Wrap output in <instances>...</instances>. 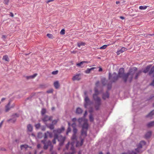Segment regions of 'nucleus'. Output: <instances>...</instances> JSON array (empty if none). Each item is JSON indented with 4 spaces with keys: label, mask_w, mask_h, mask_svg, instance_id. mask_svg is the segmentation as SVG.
<instances>
[{
    "label": "nucleus",
    "mask_w": 154,
    "mask_h": 154,
    "mask_svg": "<svg viewBox=\"0 0 154 154\" xmlns=\"http://www.w3.org/2000/svg\"><path fill=\"white\" fill-rule=\"evenodd\" d=\"M124 72V68H121L119 69L118 75L116 73H114L111 76L110 74L109 79L112 82H114L116 81L120 77L123 79L125 82H126L127 81L131 82L133 78L137 79L142 72L140 70L137 71V68L135 67H133L130 68L129 72L126 73H125Z\"/></svg>",
    "instance_id": "f257e3e1"
},
{
    "label": "nucleus",
    "mask_w": 154,
    "mask_h": 154,
    "mask_svg": "<svg viewBox=\"0 0 154 154\" xmlns=\"http://www.w3.org/2000/svg\"><path fill=\"white\" fill-rule=\"evenodd\" d=\"M87 120L84 118H80L78 120L79 125H82L81 134L80 137V141H77L76 143V146H81L83 143L84 139L87 136V131L88 128V125L87 122Z\"/></svg>",
    "instance_id": "f03ea898"
},
{
    "label": "nucleus",
    "mask_w": 154,
    "mask_h": 154,
    "mask_svg": "<svg viewBox=\"0 0 154 154\" xmlns=\"http://www.w3.org/2000/svg\"><path fill=\"white\" fill-rule=\"evenodd\" d=\"M95 94H93V98L94 100L96 101L95 105V108L96 110L99 109L100 106L101 104V99L100 97L97 96L98 94H99L97 89V88H95Z\"/></svg>",
    "instance_id": "7ed1b4c3"
},
{
    "label": "nucleus",
    "mask_w": 154,
    "mask_h": 154,
    "mask_svg": "<svg viewBox=\"0 0 154 154\" xmlns=\"http://www.w3.org/2000/svg\"><path fill=\"white\" fill-rule=\"evenodd\" d=\"M76 139V134H73L72 137H71V140H72V142L69 144V142H68L66 146V149H69V146L70 145L71 146L70 150L72 151L71 152L69 153H66V154H74L75 153V150L74 146V141Z\"/></svg>",
    "instance_id": "20e7f679"
},
{
    "label": "nucleus",
    "mask_w": 154,
    "mask_h": 154,
    "mask_svg": "<svg viewBox=\"0 0 154 154\" xmlns=\"http://www.w3.org/2000/svg\"><path fill=\"white\" fill-rule=\"evenodd\" d=\"M146 142L144 141H141L137 145V148L135 149V151L137 153H141L142 151L140 150V149L142 148L143 146H145Z\"/></svg>",
    "instance_id": "39448f33"
},
{
    "label": "nucleus",
    "mask_w": 154,
    "mask_h": 154,
    "mask_svg": "<svg viewBox=\"0 0 154 154\" xmlns=\"http://www.w3.org/2000/svg\"><path fill=\"white\" fill-rule=\"evenodd\" d=\"M54 138L58 140V141L60 142V145H63L64 142L65 141V138L61 136H58L57 134L54 135Z\"/></svg>",
    "instance_id": "423d86ee"
},
{
    "label": "nucleus",
    "mask_w": 154,
    "mask_h": 154,
    "mask_svg": "<svg viewBox=\"0 0 154 154\" xmlns=\"http://www.w3.org/2000/svg\"><path fill=\"white\" fill-rule=\"evenodd\" d=\"M42 142L44 144V149H47L49 146H51V148L50 149V150H51L53 147V146H52V143L50 141H49L47 143H45V140H42Z\"/></svg>",
    "instance_id": "0eeeda50"
},
{
    "label": "nucleus",
    "mask_w": 154,
    "mask_h": 154,
    "mask_svg": "<svg viewBox=\"0 0 154 154\" xmlns=\"http://www.w3.org/2000/svg\"><path fill=\"white\" fill-rule=\"evenodd\" d=\"M152 74L153 75V77H154V66L151 67L149 72V75H151ZM150 85H152L154 86V79L153 80L152 82L150 84Z\"/></svg>",
    "instance_id": "6e6552de"
},
{
    "label": "nucleus",
    "mask_w": 154,
    "mask_h": 154,
    "mask_svg": "<svg viewBox=\"0 0 154 154\" xmlns=\"http://www.w3.org/2000/svg\"><path fill=\"white\" fill-rule=\"evenodd\" d=\"M64 130V128L63 127H62L61 128L57 129L56 130H54V132L55 135V134H60L61 133L62 131H63Z\"/></svg>",
    "instance_id": "1a4fd4ad"
},
{
    "label": "nucleus",
    "mask_w": 154,
    "mask_h": 154,
    "mask_svg": "<svg viewBox=\"0 0 154 154\" xmlns=\"http://www.w3.org/2000/svg\"><path fill=\"white\" fill-rule=\"evenodd\" d=\"M85 108H87V106L90 103V100L88 98V97L87 96L85 97Z\"/></svg>",
    "instance_id": "9d476101"
},
{
    "label": "nucleus",
    "mask_w": 154,
    "mask_h": 154,
    "mask_svg": "<svg viewBox=\"0 0 154 154\" xmlns=\"http://www.w3.org/2000/svg\"><path fill=\"white\" fill-rule=\"evenodd\" d=\"M52 119V117L51 116L49 117L47 116H45L44 117V118H43L42 120L44 122H46L47 121L50 120Z\"/></svg>",
    "instance_id": "9b49d317"
},
{
    "label": "nucleus",
    "mask_w": 154,
    "mask_h": 154,
    "mask_svg": "<svg viewBox=\"0 0 154 154\" xmlns=\"http://www.w3.org/2000/svg\"><path fill=\"white\" fill-rule=\"evenodd\" d=\"M127 49L126 48L124 47L122 48L119 51H118L117 52V54L118 55H119L121 53L125 51H126Z\"/></svg>",
    "instance_id": "f8f14e48"
},
{
    "label": "nucleus",
    "mask_w": 154,
    "mask_h": 154,
    "mask_svg": "<svg viewBox=\"0 0 154 154\" xmlns=\"http://www.w3.org/2000/svg\"><path fill=\"white\" fill-rule=\"evenodd\" d=\"M48 136H49V137H52V133L48 131L45 133V134L44 139H47Z\"/></svg>",
    "instance_id": "ddd939ff"
},
{
    "label": "nucleus",
    "mask_w": 154,
    "mask_h": 154,
    "mask_svg": "<svg viewBox=\"0 0 154 154\" xmlns=\"http://www.w3.org/2000/svg\"><path fill=\"white\" fill-rule=\"evenodd\" d=\"M80 74L76 75H75L72 78V80L73 81L75 80H79L81 79V77L80 76Z\"/></svg>",
    "instance_id": "4468645a"
},
{
    "label": "nucleus",
    "mask_w": 154,
    "mask_h": 154,
    "mask_svg": "<svg viewBox=\"0 0 154 154\" xmlns=\"http://www.w3.org/2000/svg\"><path fill=\"white\" fill-rule=\"evenodd\" d=\"M151 66V65H149L147 66V67H146L145 68V69L143 71V72L145 73L148 72V71H149L150 69H151L150 68Z\"/></svg>",
    "instance_id": "2eb2a0df"
},
{
    "label": "nucleus",
    "mask_w": 154,
    "mask_h": 154,
    "mask_svg": "<svg viewBox=\"0 0 154 154\" xmlns=\"http://www.w3.org/2000/svg\"><path fill=\"white\" fill-rule=\"evenodd\" d=\"M152 132L151 131H149L147 132L145 134V137L146 139H148L150 137L151 135Z\"/></svg>",
    "instance_id": "dca6fc26"
},
{
    "label": "nucleus",
    "mask_w": 154,
    "mask_h": 154,
    "mask_svg": "<svg viewBox=\"0 0 154 154\" xmlns=\"http://www.w3.org/2000/svg\"><path fill=\"white\" fill-rule=\"evenodd\" d=\"M109 94L108 91L106 92L105 94H103V95L102 98L103 99L105 100L106 99L108 98L109 97Z\"/></svg>",
    "instance_id": "f3484780"
},
{
    "label": "nucleus",
    "mask_w": 154,
    "mask_h": 154,
    "mask_svg": "<svg viewBox=\"0 0 154 154\" xmlns=\"http://www.w3.org/2000/svg\"><path fill=\"white\" fill-rule=\"evenodd\" d=\"M54 87H55V88L56 89H58L60 86V84L58 81H57L54 82Z\"/></svg>",
    "instance_id": "a211bd4d"
},
{
    "label": "nucleus",
    "mask_w": 154,
    "mask_h": 154,
    "mask_svg": "<svg viewBox=\"0 0 154 154\" xmlns=\"http://www.w3.org/2000/svg\"><path fill=\"white\" fill-rule=\"evenodd\" d=\"M95 69V67H92L91 68H87V70H85V72L86 74H89L92 70L94 69Z\"/></svg>",
    "instance_id": "6ab92c4d"
},
{
    "label": "nucleus",
    "mask_w": 154,
    "mask_h": 154,
    "mask_svg": "<svg viewBox=\"0 0 154 154\" xmlns=\"http://www.w3.org/2000/svg\"><path fill=\"white\" fill-rule=\"evenodd\" d=\"M37 75V73H35L33 75L29 76H27L26 79H33Z\"/></svg>",
    "instance_id": "aec40b11"
},
{
    "label": "nucleus",
    "mask_w": 154,
    "mask_h": 154,
    "mask_svg": "<svg viewBox=\"0 0 154 154\" xmlns=\"http://www.w3.org/2000/svg\"><path fill=\"white\" fill-rule=\"evenodd\" d=\"M154 126V121H152L150 122H149L148 123L147 125V126L148 127L150 128Z\"/></svg>",
    "instance_id": "412c9836"
},
{
    "label": "nucleus",
    "mask_w": 154,
    "mask_h": 154,
    "mask_svg": "<svg viewBox=\"0 0 154 154\" xmlns=\"http://www.w3.org/2000/svg\"><path fill=\"white\" fill-rule=\"evenodd\" d=\"M154 114V110H152L151 112L149 113L147 116H146V117H149L150 118H151V117Z\"/></svg>",
    "instance_id": "4be33fe9"
},
{
    "label": "nucleus",
    "mask_w": 154,
    "mask_h": 154,
    "mask_svg": "<svg viewBox=\"0 0 154 154\" xmlns=\"http://www.w3.org/2000/svg\"><path fill=\"white\" fill-rule=\"evenodd\" d=\"M82 109L80 108H77L76 109V113L78 114H80L82 113Z\"/></svg>",
    "instance_id": "5701e85b"
},
{
    "label": "nucleus",
    "mask_w": 154,
    "mask_h": 154,
    "mask_svg": "<svg viewBox=\"0 0 154 154\" xmlns=\"http://www.w3.org/2000/svg\"><path fill=\"white\" fill-rule=\"evenodd\" d=\"M77 45L78 47H80L81 46H83L84 45H85V43L83 42H80L77 43Z\"/></svg>",
    "instance_id": "b1692460"
},
{
    "label": "nucleus",
    "mask_w": 154,
    "mask_h": 154,
    "mask_svg": "<svg viewBox=\"0 0 154 154\" xmlns=\"http://www.w3.org/2000/svg\"><path fill=\"white\" fill-rule=\"evenodd\" d=\"M27 128H28V131H32L33 129V128L31 125H28L27 126Z\"/></svg>",
    "instance_id": "393cba45"
},
{
    "label": "nucleus",
    "mask_w": 154,
    "mask_h": 154,
    "mask_svg": "<svg viewBox=\"0 0 154 154\" xmlns=\"http://www.w3.org/2000/svg\"><path fill=\"white\" fill-rule=\"evenodd\" d=\"M9 106L10 103H8L7 105L6 106V107H5V111H6V112H8L9 110L11 108L9 107Z\"/></svg>",
    "instance_id": "a878e982"
},
{
    "label": "nucleus",
    "mask_w": 154,
    "mask_h": 154,
    "mask_svg": "<svg viewBox=\"0 0 154 154\" xmlns=\"http://www.w3.org/2000/svg\"><path fill=\"white\" fill-rule=\"evenodd\" d=\"M3 60L6 61L8 62L9 59H8V55H6L4 56L3 57Z\"/></svg>",
    "instance_id": "bb28decb"
},
{
    "label": "nucleus",
    "mask_w": 154,
    "mask_h": 154,
    "mask_svg": "<svg viewBox=\"0 0 154 154\" xmlns=\"http://www.w3.org/2000/svg\"><path fill=\"white\" fill-rule=\"evenodd\" d=\"M147 6H140L139 7V9L141 10H144L147 8Z\"/></svg>",
    "instance_id": "cd10ccee"
},
{
    "label": "nucleus",
    "mask_w": 154,
    "mask_h": 154,
    "mask_svg": "<svg viewBox=\"0 0 154 154\" xmlns=\"http://www.w3.org/2000/svg\"><path fill=\"white\" fill-rule=\"evenodd\" d=\"M89 120L91 122H93L94 121V118L93 115L91 114L89 116Z\"/></svg>",
    "instance_id": "c85d7f7f"
},
{
    "label": "nucleus",
    "mask_w": 154,
    "mask_h": 154,
    "mask_svg": "<svg viewBox=\"0 0 154 154\" xmlns=\"http://www.w3.org/2000/svg\"><path fill=\"white\" fill-rule=\"evenodd\" d=\"M72 122H74V123L72 125V126L73 127H74V125L75 126L76 124L75 123L76 121V118H73L72 119Z\"/></svg>",
    "instance_id": "c756f323"
},
{
    "label": "nucleus",
    "mask_w": 154,
    "mask_h": 154,
    "mask_svg": "<svg viewBox=\"0 0 154 154\" xmlns=\"http://www.w3.org/2000/svg\"><path fill=\"white\" fill-rule=\"evenodd\" d=\"M28 147V146L27 145H21L20 146L21 149H22L23 148H25V149H26Z\"/></svg>",
    "instance_id": "7c9ffc66"
},
{
    "label": "nucleus",
    "mask_w": 154,
    "mask_h": 154,
    "mask_svg": "<svg viewBox=\"0 0 154 154\" xmlns=\"http://www.w3.org/2000/svg\"><path fill=\"white\" fill-rule=\"evenodd\" d=\"M46 110L45 109H42L41 110V114L44 115L46 113Z\"/></svg>",
    "instance_id": "2f4dec72"
},
{
    "label": "nucleus",
    "mask_w": 154,
    "mask_h": 154,
    "mask_svg": "<svg viewBox=\"0 0 154 154\" xmlns=\"http://www.w3.org/2000/svg\"><path fill=\"white\" fill-rule=\"evenodd\" d=\"M47 36L49 38H53V36L52 34H47Z\"/></svg>",
    "instance_id": "473e14b6"
},
{
    "label": "nucleus",
    "mask_w": 154,
    "mask_h": 154,
    "mask_svg": "<svg viewBox=\"0 0 154 154\" xmlns=\"http://www.w3.org/2000/svg\"><path fill=\"white\" fill-rule=\"evenodd\" d=\"M107 45H104L102 46L100 48V49H105L107 47Z\"/></svg>",
    "instance_id": "72a5a7b5"
},
{
    "label": "nucleus",
    "mask_w": 154,
    "mask_h": 154,
    "mask_svg": "<svg viewBox=\"0 0 154 154\" xmlns=\"http://www.w3.org/2000/svg\"><path fill=\"white\" fill-rule=\"evenodd\" d=\"M106 82L107 81H106V80L105 79H103L102 80V83L103 85H105Z\"/></svg>",
    "instance_id": "f704fd0d"
},
{
    "label": "nucleus",
    "mask_w": 154,
    "mask_h": 154,
    "mask_svg": "<svg viewBox=\"0 0 154 154\" xmlns=\"http://www.w3.org/2000/svg\"><path fill=\"white\" fill-rule=\"evenodd\" d=\"M71 131V128H70V127H68L67 130V131H66V134L67 135L69 133V132H70Z\"/></svg>",
    "instance_id": "c9c22d12"
},
{
    "label": "nucleus",
    "mask_w": 154,
    "mask_h": 154,
    "mask_svg": "<svg viewBox=\"0 0 154 154\" xmlns=\"http://www.w3.org/2000/svg\"><path fill=\"white\" fill-rule=\"evenodd\" d=\"M48 127L49 128H50L51 129H53L54 128V125L51 124L49 125L48 126Z\"/></svg>",
    "instance_id": "e433bc0d"
},
{
    "label": "nucleus",
    "mask_w": 154,
    "mask_h": 154,
    "mask_svg": "<svg viewBox=\"0 0 154 154\" xmlns=\"http://www.w3.org/2000/svg\"><path fill=\"white\" fill-rule=\"evenodd\" d=\"M77 129L75 128H73V134H76L77 133Z\"/></svg>",
    "instance_id": "4c0bfd02"
},
{
    "label": "nucleus",
    "mask_w": 154,
    "mask_h": 154,
    "mask_svg": "<svg viewBox=\"0 0 154 154\" xmlns=\"http://www.w3.org/2000/svg\"><path fill=\"white\" fill-rule=\"evenodd\" d=\"M65 33V31L64 29H62L61 31H60V33L61 35L64 34Z\"/></svg>",
    "instance_id": "58836bf2"
},
{
    "label": "nucleus",
    "mask_w": 154,
    "mask_h": 154,
    "mask_svg": "<svg viewBox=\"0 0 154 154\" xmlns=\"http://www.w3.org/2000/svg\"><path fill=\"white\" fill-rule=\"evenodd\" d=\"M42 134L41 132H39L38 133V137L39 138H41L42 137Z\"/></svg>",
    "instance_id": "ea45409f"
},
{
    "label": "nucleus",
    "mask_w": 154,
    "mask_h": 154,
    "mask_svg": "<svg viewBox=\"0 0 154 154\" xmlns=\"http://www.w3.org/2000/svg\"><path fill=\"white\" fill-rule=\"evenodd\" d=\"M58 73V71H53V72H52V74L54 75H56Z\"/></svg>",
    "instance_id": "a19ab883"
},
{
    "label": "nucleus",
    "mask_w": 154,
    "mask_h": 154,
    "mask_svg": "<svg viewBox=\"0 0 154 154\" xmlns=\"http://www.w3.org/2000/svg\"><path fill=\"white\" fill-rule=\"evenodd\" d=\"M128 154H137V153L134 151H131L128 152Z\"/></svg>",
    "instance_id": "79ce46f5"
},
{
    "label": "nucleus",
    "mask_w": 154,
    "mask_h": 154,
    "mask_svg": "<svg viewBox=\"0 0 154 154\" xmlns=\"http://www.w3.org/2000/svg\"><path fill=\"white\" fill-rule=\"evenodd\" d=\"M53 91V90L52 89H51L48 91H47V93H52Z\"/></svg>",
    "instance_id": "37998d69"
},
{
    "label": "nucleus",
    "mask_w": 154,
    "mask_h": 154,
    "mask_svg": "<svg viewBox=\"0 0 154 154\" xmlns=\"http://www.w3.org/2000/svg\"><path fill=\"white\" fill-rule=\"evenodd\" d=\"M57 120H54L53 121H52V124L54 125H55L56 124H57Z\"/></svg>",
    "instance_id": "c03bdc74"
},
{
    "label": "nucleus",
    "mask_w": 154,
    "mask_h": 154,
    "mask_svg": "<svg viewBox=\"0 0 154 154\" xmlns=\"http://www.w3.org/2000/svg\"><path fill=\"white\" fill-rule=\"evenodd\" d=\"M40 127V125L39 123L35 125V127L37 128H38Z\"/></svg>",
    "instance_id": "a18cd8bd"
},
{
    "label": "nucleus",
    "mask_w": 154,
    "mask_h": 154,
    "mask_svg": "<svg viewBox=\"0 0 154 154\" xmlns=\"http://www.w3.org/2000/svg\"><path fill=\"white\" fill-rule=\"evenodd\" d=\"M88 63V61H82L80 62V64H83L84 63Z\"/></svg>",
    "instance_id": "49530a36"
},
{
    "label": "nucleus",
    "mask_w": 154,
    "mask_h": 154,
    "mask_svg": "<svg viewBox=\"0 0 154 154\" xmlns=\"http://www.w3.org/2000/svg\"><path fill=\"white\" fill-rule=\"evenodd\" d=\"M8 2H9V0H4V3L5 4L8 5Z\"/></svg>",
    "instance_id": "de8ad7c7"
},
{
    "label": "nucleus",
    "mask_w": 154,
    "mask_h": 154,
    "mask_svg": "<svg viewBox=\"0 0 154 154\" xmlns=\"http://www.w3.org/2000/svg\"><path fill=\"white\" fill-rule=\"evenodd\" d=\"M54 1V0H49L46 1V3H48L49 2H52Z\"/></svg>",
    "instance_id": "09e8293b"
},
{
    "label": "nucleus",
    "mask_w": 154,
    "mask_h": 154,
    "mask_svg": "<svg viewBox=\"0 0 154 154\" xmlns=\"http://www.w3.org/2000/svg\"><path fill=\"white\" fill-rule=\"evenodd\" d=\"M80 62L79 63H77V64H76V65H77V66L80 67L81 66V65H82L83 64H80Z\"/></svg>",
    "instance_id": "8fccbe9b"
},
{
    "label": "nucleus",
    "mask_w": 154,
    "mask_h": 154,
    "mask_svg": "<svg viewBox=\"0 0 154 154\" xmlns=\"http://www.w3.org/2000/svg\"><path fill=\"white\" fill-rule=\"evenodd\" d=\"M4 121H3L1 122L0 123V128L2 127V125H3V123Z\"/></svg>",
    "instance_id": "3c124183"
},
{
    "label": "nucleus",
    "mask_w": 154,
    "mask_h": 154,
    "mask_svg": "<svg viewBox=\"0 0 154 154\" xmlns=\"http://www.w3.org/2000/svg\"><path fill=\"white\" fill-rule=\"evenodd\" d=\"M57 139H55L54 138V140H52V143H53L54 144H55L56 143V141H55V140H56Z\"/></svg>",
    "instance_id": "603ef678"
},
{
    "label": "nucleus",
    "mask_w": 154,
    "mask_h": 154,
    "mask_svg": "<svg viewBox=\"0 0 154 154\" xmlns=\"http://www.w3.org/2000/svg\"><path fill=\"white\" fill-rule=\"evenodd\" d=\"M71 53H73L74 54H75L76 53V51H71Z\"/></svg>",
    "instance_id": "864d4df0"
},
{
    "label": "nucleus",
    "mask_w": 154,
    "mask_h": 154,
    "mask_svg": "<svg viewBox=\"0 0 154 154\" xmlns=\"http://www.w3.org/2000/svg\"><path fill=\"white\" fill-rule=\"evenodd\" d=\"M87 115V112L86 111H85V114H84V117H85V116H86Z\"/></svg>",
    "instance_id": "5fc2aeb1"
},
{
    "label": "nucleus",
    "mask_w": 154,
    "mask_h": 154,
    "mask_svg": "<svg viewBox=\"0 0 154 154\" xmlns=\"http://www.w3.org/2000/svg\"><path fill=\"white\" fill-rule=\"evenodd\" d=\"M99 84V81H97V82H96V86H97V85H98Z\"/></svg>",
    "instance_id": "6e6d98bb"
},
{
    "label": "nucleus",
    "mask_w": 154,
    "mask_h": 154,
    "mask_svg": "<svg viewBox=\"0 0 154 154\" xmlns=\"http://www.w3.org/2000/svg\"><path fill=\"white\" fill-rule=\"evenodd\" d=\"M120 18L122 20H124L125 19L124 17L122 16L120 17Z\"/></svg>",
    "instance_id": "4d7b16f0"
},
{
    "label": "nucleus",
    "mask_w": 154,
    "mask_h": 154,
    "mask_svg": "<svg viewBox=\"0 0 154 154\" xmlns=\"http://www.w3.org/2000/svg\"><path fill=\"white\" fill-rule=\"evenodd\" d=\"M10 14H11V16L13 17L14 16V15L13 14V13H12L11 12Z\"/></svg>",
    "instance_id": "13d9d810"
},
{
    "label": "nucleus",
    "mask_w": 154,
    "mask_h": 154,
    "mask_svg": "<svg viewBox=\"0 0 154 154\" xmlns=\"http://www.w3.org/2000/svg\"><path fill=\"white\" fill-rule=\"evenodd\" d=\"M102 71V69L101 67H100L99 70V71L100 72V71Z\"/></svg>",
    "instance_id": "bf43d9fd"
},
{
    "label": "nucleus",
    "mask_w": 154,
    "mask_h": 154,
    "mask_svg": "<svg viewBox=\"0 0 154 154\" xmlns=\"http://www.w3.org/2000/svg\"><path fill=\"white\" fill-rule=\"evenodd\" d=\"M5 98L4 97L2 98V99L1 101L2 102H3L4 100H5Z\"/></svg>",
    "instance_id": "052dcab7"
},
{
    "label": "nucleus",
    "mask_w": 154,
    "mask_h": 154,
    "mask_svg": "<svg viewBox=\"0 0 154 154\" xmlns=\"http://www.w3.org/2000/svg\"><path fill=\"white\" fill-rule=\"evenodd\" d=\"M40 147H41V145H40V144H38L37 145V147H38V148H40Z\"/></svg>",
    "instance_id": "680f3d73"
},
{
    "label": "nucleus",
    "mask_w": 154,
    "mask_h": 154,
    "mask_svg": "<svg viewBox=\"0 0 154 154\" xmlns=\"http://www.w3.org/2000/svg\"><path fill=\"white\" fill-rule=\"evenodd\" d=\"M116 3L117 4H119L120 3V2L119 1H117L116 2Z\"/></svg>",
    "instance_id": "e2e57ef3"
},
{
    "label": "nucleus",
    "mask_w": 154,
    "mask_h": 154,
    "mask_svg": "<svg viewBox=\"0 0 154 154\" xmlns=\"http://www.w3.org/2000/svg\"><path fill=\"white\" fill-rule=\"evenodd\" d=\"M89 112H90V113H91L93 112V110H90L89 111Z\"/></svg>",
    "instance_id": "0e129e2a"
},
{
    "label": "nucleus",
    "mask_w": 154,
    "mask_h": 154,
    "mask_svg": "<svg viewBox=\"0 0 154 154\" xmlns=\"http://www.w3.org/2000/svg\"><path fill=\"white\" fill-rule=\"evenodd\" d=\"M54 107H53L52 108V110H54Z\"/></svg>",
    "instance_id": "69168bd1"
},
{
    "label": "nucleus",
    "mask_w": 154,
    "mask_h": 154,
    "mask_svg": "<svg viewBox=\"0 0 154 154\" xmlns=\"http://www.w3.org/2000/svg\"><path fill=\"white\" fill-rule=\"evenodd\" d=\"M78 154H81V152L80 151L79 152Z\"/></svg>",
    "instance_id": "338daca9"
},
{
    "label": "nucleus",
    "mask_w": 154,
    "mask_h": 154,
    "mask_svg": "<svg viewBox=\"0 0 154 154\" xmlns=\"http://www.w3.org/2000/svg\"><path fill=\"white\" fill-rule=\"evenodd\" d=\"M99 154H103L102 152H100V153H99Z\"/></svg>",
    "instance_id": "774afa93"
}]
</instances>
